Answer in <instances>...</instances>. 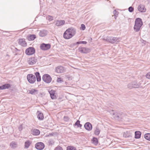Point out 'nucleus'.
<instances>
[{
    "label": "nucleus",
    "instance_id": "b1692460",
    "mask_svg": "<svg viewBox=\"0 0 150 150\" xmlns=\"http://www.w3.org/2000/svg\"><path fill=\"white\" fill-rule=\"evenodd\" d=\"M55 91L54 90H51L49 92L51 97L52 99H54L56 98V96L54 95Z\"/></svg>",
    "mask_w": 150,
    "mask_h": 150
},
{
    "label": "nucleus",
    "instance_id": "f3484780",
    "mask_svg": "<svg viewBox=\"0 0 150 150\" xmlns=\"http://www.w3.org/2000/svg\"><path fill=\"white\" fill-rule=\"evenodd\" d=\"M116 115V118L118 119H121L123 118L124 114L122 112H119L117 113H113V115Z\"/></svg>",
    "mask_w": 150,
    "mask_h": 150
},
{
    "label": "nucleus",
    "instance_id": "bb28decb",
    "mask_svg": "<svg viewBox=\"0 0 150 150\" xmlns=\"http://www.w3.org/2000/svg\"><path fill=\"white\" fill-rule=\"evenodd\" d=\"M35 74L36 76V78H37V81H41V79L39 73L37 72L35 73Z\"/></svg>",
    "mask_w": 150,
    "mask_h": 150
},
{
    "label": "nucleus",
    "instance_id": "ea45409f",
    "mask_svg": "<svg viewBox=\"0 0 150 150\" xmlns=\"http://www.w3.org/2000/svg\"><path fill=\"white\" fill-rule=\"evenodd\" d=\"M64 119L65 121H68L69 119V117L67 116H64Z\"/></svg>",
    "mask_w": 150,
    "mask_h": 150
},
{
    "label": "nucleus",
    "instance_id": "4468645a",
    "mask_svg": "<svg viewBox=\"0 0 150 150\" xmlns=\"http://www.w3.org/2000/svg\"><path fill=\"white\" fill-rule=\"evenodd\" d=\"M85 128L87 130L90 131L92 128L91 124L89 122H87L84 125Z\"/></svg>",
    "mask_w": 150,
    "mask_h": 150
},
{
    "label": "nucleus",
    "instance_id": "864d4df0",
    "mask_svg": "<svg viewBox=\"0 0 150 150\" xmlns=\"http://www.w3.org/2000/svg\"><path fill=\"white\" fill-rule=\"evenodd\" d=\"M71 67H72V68H74V67H73L72 66H71Z\"/></svg>",
    "mask_w": 150,
    "mask_h": 150
},
{
    "label": "nucleus",
    "instance_id": "7ed1b4c3",
    "mask_svg": "<svg viewBox=\"0 0 150 150\" xmlns=\"http://www.w3.org/2000/svg\"><path fill=\"white\" fill-rule=\"evenodd\" d=\"M121 39L120 38H117L113 37H107L105 39L106 41L112 43H117L119 42Z\"/></svg>",
    "mask_w": 150,
    "mask_h": 150
},
{
    "label": "nucleus",
    "instance_id": "c756f323",
    "mask_svg": "<svg viewBox=\"0 0 150 150\" xmlns=\"http://www.w3.org/2000/svg\"><path fill=\"white\" fill-rule=\"evenodd\" d=\"M92 143L95 145H96L98 144V139L97 138L93 137L92 140Z\"/></svg>",
    "mask_w": 150,
    "mask_h": 150
},
{
    "label": "nucleus",
    "instance_id": "58836bf2",
    "mask_svg": "<svg viewBox=\"0 0 150 150\" xmlns=\"http://www.w3.org/2000/svg\"><path fill=\"white\" fill-rule=\"evenodd\" d=\"M47 19L50 21L53 20V17L51 16H48L47 17Z\"/></svg>",
    "mask_w": 150,
    "mask_h": 150
},
{
    "label": "nucleus",
    "instance_id": "1a4fd4ad",
    "mask_svg": "<svg viewBox=\"0 0 150 150\" xmlns=\"http://www.w3.org/2000/svg\"><path fill=\"white\" fill-rule=\"evenodd\" d=\"M79 51L81 53H87L90 52V50L87 48L80 47L78 49Z\"/></svg>",
    "mask_w": 150,
    "mask_h": 150
},
{
    "label": "nucleus",
    "instance_id": "393cba45",
    "mask_svg": "<svg viewBox=\"0 0 150 150\" xmlns=\"http://www.w3.org/2000/svg\"><path fill=\"white\" fill-rule=\"evenodd\" d=\"M141 133L139 131H136L135 132V138L136 139H139L140 137Z\"/></svg>",
    "mask_w": 150,
    "mask_h": 150
},
{
    "label": "nucleus",
    "instance_id": "cd10ccee",
    "mask_svg": "<svg viewBox=\"0 0 150 150\" xmlns=\"http://www.w3.org/2000/svg\"><path fill=\"white\" fill-rule=\"evenodd\" d=\"M10 146L12 149H14L17 146V144L14 142H12L10 144Z\"/></svg>",
    "mask_w": 150,
    "mask_h": 150
},
{
    "label": "nucleus",
    "instance_id": "5701e85b",
    "mask_svg": "<svg viewBox=\"0 0 150 150\" xmlns=\"http://www.w3.org/2000/svg\"><path fill=\"white\" fill-rule=\"evenodd\" d=\"M36 38L35 35H30L28 36L27 37V39L29 41L33 40Z\"/></svg>",
    "mask_w": 150,
    "mask_h": 150
},
{
    "label": "nucleus",
    "instance_id": "473e14b6",
    "mask_svg": "<svg viewBox=\"0 0 150 150\" xmlns=\"http://www.w3.org/2000/svg\"><path fill=\"white\" fill-rule=\"evenodd\" d=\"M80 121L79 120H77L74 125V126H77L78 127H81L82 126L81 125L80 123Z\"/></svg>",
    "mask_w": 150,
    "mask_h": 150
},
{
    "label": "nucleus",
    "instance_id": "a878e982",
    "mask_svg": "<svg viewBox=\"0 0 150 150\" xmlns=\"http://www.w3.org/2000/svg\"><path fill=\"white\" fill-rule=\"evenodd\" d=\"M29 93L33 95H35L38 93V90L34 89H32L29 91Z\"/></svg>",
    "mask_w": 150,
    "mask_h": 150
},
{
    "label": "nucleus",
    "instance_id": "72a5a7b5",
    "mask_svg": "<svg viewBox=\"0 0 150 150\" xmlns=\"http://www.w3.org/2000/svg\"><path fill=\"white\" fill-rule=\"evenodd\" d=\"M67 150H76V148L73 146H69L67 147Z\"/></svg>",
    "mask_w": 150,
    "mask_h": 150
},
{
    "label": "nucleus",
    "instance_id": "412c9836",
    "mask_svg": "<svg viewBox=\"0 0 150 150\" xmlns=\"http://www.w3.org/2000/svg\"><path fill=\"white\" fill-rule=\"evenodd\" d=\"M40 131L38 129H34L31 130L32 134L34 135H38L40 134Z\"/></svg>",
    "mask_w": 150,
    "mask_h": 150
},
{
    "label": "nucleus",
    "instance_id": "9b49d317",
    "mask_svg": "<svg viewBox=\"0 0 150 150\" xmlns=\"http://www.w3.org/2000/svg\"><path fill=\"white\" fill-rule=\"evenodd\" d=\"M55 71L58 73H62L65 71V69L63 66H57L56 68Z\"/></svg>",
    "mask_w": 150,
    "mask_h": 150
},
{
    "label": "nucleus",
    "instance_id": "2eb2a0df",
    "mask_svg": "<svg viewBox=\"0 0 150 150\" xmlns=\"http://www.w3.org/2000/svg\"><path fill=\"white\" fill-rule=\"evenodd\" d=\"M132 133L131 131H126L124 132L123 137L126 138L131 137L132 136Z\"/></svg>",
    "mask_w": 150,
    "mask_h": 150
},
{
    "label": "nucleus",
    "instance_id": "f8f14e48",
    "mask_svg": "<svg viewBox=\"0 0 150 150\" xmlns=\"http://www.w3.org/2000/svg\"><path fill=\"white\" fill-rule=\"evenodd\" d=\"M18 44L21 45L25 47L27 45L26 42L24 39H20L18 40Z\"/></svg>",
    "mask_w": 150,
    "mask_h": 150
},
{
    "label": "nucleus",
    "instance_id": "a18cd8bd",
    "mask_svg": "<svg viewBox=\"0 0 150 150\" xmlns=\"http://www.w3.org/2000/svg\"><path fill=\"white\" fill-rule=\"evenodd\" d=\"M23 129V125H20L18 127V129L19 131H21Z\"/></svg>",
    "mask_w": 150,
    "mask_h": 150
},
{
    "label": "nucleus",
    "instance_id": "ddd939ff",
    "mask_svg": "<svg viewBox=\"0 0 150 150\" xmlns=\"http://www.w3.org/2000/svg\"><path fill=\"white\" fill-rule=\"evenodd\" d=\"M37 61V59L35 57L29 58L28 60V63L30 65H33L35 64Z\"/></svg>",
    "mask_w": 150,
    "mask_h": 150
},
{
    "label": "nucleus",
    "instance_id": "e433bc0d",
    "mask_svg": "<svg viewBox=\"0 0 150 150\" xmlns=\"http://www.w3.org/2000/svg\"><path fill=\"white\" fill-rule=\"evenodd\" d=\"M54 150H63L62 148L60 146H58L54 149Z\"/></svg>",
    "mask_w": 150,
    "mask_h": 150
},
{
    "label": "nucleus",
    "instance_id": "c85d7f7f",
    "mask_svg": "<svg viewBox=\"0 0 150 150\" xmlns=\"http://www.w3.org/2000/svg\"><path fill=\"white\" fill-rule=\"evenodd\" d=\"M100 131V130L98 127H96V129L94 131V134L97 135H98Z\"/></svg>",
    "mask_w": 150,
    "mask_h": 150
},
{
    "label": "nucleus",
    "instance_id": "f03ea898",
    "mask_svg": "<svg viewBox=\"0 0 150 150\" xmlns=\"http://www.w3.org/2000/svg\"><path fill=\"white\" fill-rule=\"evenodd\" d=\"M143 25L142 19L139 18L136 19L135 21V25L134 27V30L136 32L138 31Z\"/></svg>",
    "mask_w": 150,
    "mask_h": 150
},
{
    "label": "nucleus",
    "instance_id": "f257e3e1",
    "mask_svg": "<svg viewBox=\"0 0 150 150\" xmlns=\"http://www.w3.org/2000/svg\"><path fill=\"white\" fill-rule=\"evenodd\" d=\"M76 30L73 28H69L67 29L64 34V37L68 39L71 38L76 33Z\"/></svg>",
    "mask_w": 150,
    "mask_h": 150
},
{
    "label": "nucleus",
    "instance_id": "f704fd0d",
    "mask_svg": "<svg viewBox=\"0 0 150 150\" xmlns=\"http://www.w3.org/2000/svg\"><path fill=\"white\" fill-rule=\"evenodd\" d=\"M54 143V141L50 139L49 140L48 142V143L49 145L51 146Z\"/></svg>",
    "mask_w": 150,
    "mask_h": 150
},
{
    "label": "nucleus",
    "instance_id": "c03bdc74",
    "mask_svg": "<svg viewBox=\"0 0 150 150\" xmlns=\"http://www.w3.org/2000/svg\"><path fill=\"white\" fill-rule=\"evenodd\" d=\"M146 76L147 78L150 79V72L148 73Z\"/></svg>",
    "mask_w": 150,
    "mask_h": 150
},
{
    "label": "nucleus",
    "instance_id": "aec40b11",
    "mask_svg": "<svg viewBox=\"0 0 150 150\" xmlns=\"http://www.w3.org/2000/svg\"><path fill=\"white\" fill-rule=\"evenodd\" d=\"M37 118L40 120H42L44 118V116L43 114L39 111H38L37 112Z\"/></svg>",
    "mask_w": 150,
    "mask_h": 150
},
{
    "label": "nucleus",
    "instance_id": "49530a36",
    "mask_svg": "<svg viewBox=\"0 0 150 150\" xmlns=\"http://www.w3.org/2000/svg\"><path fill=\"white\" fill-rule=\"evenodd\" d=\"M4 89L2 87V86H0V90Z\"/></svg>",
    "mask_w": 150,
    "mask_h": 150
},
{
    "label": "nucleus",
    "instance_id": "603ef678",
    "mask_svg": "<svg viewBox=\"0 0 150 150\" xmlns=\"http://www.w3.org/2000/svg\"><path fill=\"white\" fill-rule=\"evenodd\" d=\"M114 12H116V11L115 10L114 11Z\"/></svg>",
    "mask_w": 150,
    "mask_h": 150
},
{
    "label": "nucleus",
    "instance_id": "6ab92c4d",
    "mask_svg": "<svg viewBox=\"0 0 150 150\" xmlns=\"http://www.w3.org/2000/svg\"><path fill=\"white\" fill-rule=\"evenodd\" d=\"M138 9L139 11L142 12H144L146 11V9L144 6L142 5H140L139 6Z\"/></svg>",
    "mask_w": 150,
    "mask_h": 150
},
{
    "label": "nucleus",
    "instance_id": "c9c22d12",
    "mask_svg": "<svg viewBox=\"0 0 150 150\" xmlns=\"http://www.w3.org/2000/svg\"><path fill=\"white\" fill-rule=\"evenodd\" d=\"M66 77L69 80H71L73 78L72 76H70L69 75H66Z\"/></svg>",
    "mask_w": 150,
    "mask_h": 150
},
{
    "label": "nucleus",
    "instance_id": "8fccbe9b",
    "mask_svg": "<svg viewBox=\"0 0 150 150\" xmlns=\"http://www.w3.org/2000/svg\"><path fill=\"white\" fill-rule=\"evenodd\" d=\"M149 27L150 28V23H149Z\"/></svg>",
    "mask_w": 150,
    "mask_h": 150
},
{
    "label": "nucleus",
    "instance_id": "de8ad7c7",
    "mask_svg": "<svg viewBox=\"0 0 150 150\" xmlns=\"http://www.w3.org/2000/svg\"><path fill=\"white\" fill-rule=\"evenodd\" d=\"M115 19H116V16L115 15Z\"/></svg>",
    "mask_w": 150,
    "mask_h": 150
},
{
    "label": "nucleus",
    "instance_id": "4c0bfd02",
    "mask_svg": "<svg viewBox=\"0 0 150 150\" xmlns=\"http://www.w3.org/2000/svg\"><path fill=\"white\" fill-rule=\"evenodd\" d=\"M76 43L77 44H86L87 43V42L86 41H79V42H77Z\"/></svg>",
    "mask_w": 150,
    "mask_h": 150
},
{
    "label": "nucleus",
    "instance_id": "20e7f679",
    "mask_svg": "<svg viewBox=\"0 0 150 150\" xmlns=\"http://www.w3.org/2000/svg\"><path fill=\"white\" fill-rule=\"evenodd\" d=\"M27 79L28 81L31 83H34L36 80L35 76L31 74L27 75Z\"/></svg>",
    "mask_w": 150,
    "mask_h": 150
},
{
    "label": "nucleus",
    "instance_id": "6e6552de",
    "mask_svg": "<svg viewBox=\"0 0 150 150\" xmlns=\"http://www.w3.org/2000/svg\"><path fill=\"white\" fill-rule=\"evenodd\" d=\"M35 147L38 150H42L44 148L45 145L42 142H38L36 144Z\"/></svg>",
    "mask_w": 150,
    "mask_h": 150
},
{
    "label": "nucleus",
    "instance_id": "7c9ffc66",
    "mask_svg": "<svg viewBox=\"0 0 150 150\" xmlns=\"http://www.w3.org/2000/svg\"><path fill=\"white\" fill-rule=\"evenodd\" d=\"M2 86L4 89L11 87V85L8 84H6L2 85Z\"/></svg>",
    "mask_w": 150,
    "mask_h": 150
},
{
    "label": "nucleus",
    "instance_id": "423d86ee",
    "mask_svg": "<svg viewBox=\"0 0 150 150\" xmlns=\"http://www.w3.org/2000/svg\"><path fill=\"white\" fill-rule=\"evenodd\" d=\"M35 51V49L33 47H29L26 50L25 53L26 54L30 55L34 54Z\"/></svg>",
    "mask_w": 150,
    "mask_h": 150
},
{
    "label": "nucleus",
    "instance_id": "0eeeda50",
    "mask_svg": "<svg viewBox=\"0 0 150 150\" xmlns=\"http://www.w3.org/2000/svg\"><path fill=\"white\" fill-rule=\"evenodd\" d=\"M139 87V85L137 84L135 82L130 83L127 85V87L130 89L133 88H138Z\"/></svg>",
    "mask_w": 150,
    "mask_h": 150
},
{
    "label": "nucleus",
    "instance_id": "2f4dec72",
    "mask_svg": "<svg viewBox=\"0 0 150 150\" xmlns=\"http://www.w3.org/2000/svg\"><path fill=\"white\" fill-rule=\"evenodd\" d=\"M144 137L146 139L150 141V133H147L145 134Z\"/></svg>",
    "mask_w": 150,
    "mask_h": 150
},
{
    "label": "nucleus",
    "instance_id": "4be33fe9",
    "mask_svg": "<svg viewBox=\"0 0 150 150\" xmlns=\"http://www.w3.org/2000/svg\"><path fill=\"white\" fill-rule=\"evenodd\" d=\"M47 31L45 30H41L39 33V35L41 37L45 36L47 34Z\"/></svg>",
    "mask_w": 150,
    "mask_h": 150
},
{
    "label": "nucleus",
    "instance_id": "39448f33",
    "mask_svg": "<svg viewBox=\"0 0 150 150\" xmlns=\"http://www.w3.org/2000/svg\"><path fill=\"white\" fill-rule=\"evenodd\" d=\"M42 79L46 83H49L51 81L52 79L49 74H45L43 76Z\"/></svg>",
    "mask_w": 150,
    "mask_h": 150
},
{
    "label": "nucleus",
    "instance_id": "a19ab883",
    "mask_svg": "<svg viewBox=\"0 0 150 150\" xmlns=\"http://www.w3.org/2000/svg\"><path fill=\"white\" fill-rule=\"evenodd\" d=\"M128 10L129 12H132L134 11V8L132 6H130L128 8Z\"/></svg>",
    "mask_w": 150,
    "mask_h": 150
},
{
    "label": "nucleus",
    "instance_id": "79ce46f5",
    "mask_svg": "<svg viewBox=\"0 0 150 150\" xmlns=\"http://www.w3.org/2000/svg\"><path fill=\"white\" fill-rule=\"evenodd\" d=\"M57 82L58 83H61L62 82H63V80H62V79L61 78H58L57 80Z\"/></svg>",
    "mask_w": 150,
    "mask_h": 150
},
{
    "label": "nucleus",
    "instance_id": "09e8293b",
    "mask_svg": "<svg viewBox=\"0 0 150 150\" xmlns=\"http://www.w3.org/2000/svg\"><path fill=\"white\" fill-rule=\"evenodd\" d=\"M74 68L75 69H78V68H74Z\"/></svg>",
    "mask_w": 150,
    "mask_h": 150
},
{
    "label": "nucleus",
    "instance_id": "3c124183",
    "mask_svg": "<svg viewBox=\"0 0 150 150\" xmlns=\"http://www.w3.org/2000/svg\"><path fill=\"white\" fill-rule=\"evenodd\" d=\"M147 0V1H150V0Z\"/></svg>",
    "mask_w": 150,
    "mask_h": 150
},
{
    "label": "nucleus",
    "instance_id": "dca6fc26",
    "mask_svg": "<svg viewBox=\"0 0 150 150\" xmlns=\"http://www.w3.org/2000/svg\"><path fill=\"white\" fill-rule=\"evenodd\" d=\"M65 23V21L64 20H57L56 22L55 25L57 26H59L64 25Z\"/></svg>",
    "mask_w": 150,
    "mask_h": 150
},
{
    "label": "nucleus",
    "instance_id": "9d476101",
    "mask_svg": "<svg viewBox=\"0 0 150 150\" xmlns=\"http://www.w3.org/2000/svg\"><path fill=\"white\" fill-rule=\"evenodd\" d=\"M51 47L50 45L49 44H45L43 43L40 46L41 49L43 50H47L49 49Z\"/></svg>",
    "mask_w": 150,
    "mask_h": 150
},
{
    "label": "nucleus",
    "instance_id": "a211bd4d",
    "mask_svg": "<svg viewBox=\"0 0 150 150\" xmlns=\"http://www.w3.org/2000/svg\"><path fill=\"white\" fill-rule=\"evenodd\" d=\"M32 143V142L30 140H26L24 143V148L26 149H28Z\"/></svg>",
    "mask_w": 150,
    "mask_h": 150
},
{
    "label": "nucleus",
    "instance_id": "37998d69",
    "mask_svg": "<svg viewBox=\"0 0 150 150\" xmlns=\"http://www.w3.org/2000/svg\"><path fill=\"white\" fill-rule=\"evenodd\" d=\"M85 28L86 27L85 25L83 24H82L81 25V29L82 30H84Z\"/></svg>",
    "mask_w": 150,
    "mask_h": 150
}]
</instances>
